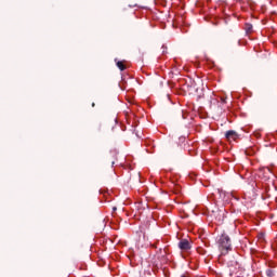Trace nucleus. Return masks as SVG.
<instances>
[{
    "mask_svg": "<svg viewBox=\"0 0 277 277\" xmlns=\"http://www.w3.org/2000/svg\"><path fill=\"white\" fill-rule=\"evenodd\" d=\"M245 30H246L248 34H252V24H246V25H245Z\"/></svg>",
    "mask_w": 277,
    "mask_h": 277,
    "instance_id": "39448f33",
    "label": "nucleus"
},
{
    "mask_svg": "<svg viewBox=\"0 0 277 277\" xmlns=\"http://www.w3.org/2000/svg\"><path fill=\"white\" fill-rule=\"evenodd\" d=\"M179 248H180V250L187 252V250H192V243H189V240H187V239H182L179 242Z\"/></svg>",
    "mask_w": 277,
    "mask_h": 277,
    "instance_id": "7ed1b4c3",
    "label": "nucleus"
},
{
    "mask_svg": "<svg viewBox=\"0 0 277 277\" xmlns=\"http://www.w3.org/2000/svg\"><path fill=\"white\" fill-rule=\"evenodd\" d=\"M117 67L119 68V70H127V65H124V62L122 61L117 62Z\"/></svg>",
    "mask_w": 277,
    "mask_h": 277,
    "instance_id": "20e7f679",
    "label": "nucleus"
},
{
    "mask_svg": "<svg viewBox=\"0 0 277 277\" xmlns=\"http://www.w3.org/2000/svg\"><path fill=\"white\" fill-rule=\"evenodd\" d=\"M94 106H95V104L93 103V104H92V107H94Z\"/></svg>",
    "mask_w": 277,
    "mask_h": 277,
    "instance_id": "9b49d317",
    "label": "nucleus"
},
{
    "mask_svg": "<svg viewBox=\"0 0 277 277\" xmlns=\"http://www.w3.org/2000/svg\"><path fill=\"white\" fill-rule=\"evenodd\" d=\"M181 277H190L189 275H182Z\"/></svg>",
    "mask_w": 277,
    "mask_h": 277,
    "instance_id": "1a4fd4ad",
    "label": "nucleus"
},
{
    "mask_svg": "<svg viewBox=\"0 0 277 277\" xmlns=\"http://www.w3.org/2000/svg\"><path fill=\"white\" fill-rule=\"evenodd\" d=\"M225 137L228 142H237V140H239V134H237L235 130H229L225 133Z\"/></svg>",
    "mask_w": 277,
    "mask_h": 277,
    "instance_id": "f03ea898",
    "label": "nucleus"
},
{
    "mask_svg": "<svg viewBox=\"0 0 277 277\" xmlns=\"http://www.w3.org/2000/svg\"><path fill=\"white\" fill-rule=\"evenodd\" d=\"M222 102H223V103H226V101H225L224 98H222Z\"/></svg>",
    "mask_w": 277,
    "mask_h": 277,
    "instance_id": "9d476101",
    "label": "nucleus"
},
{
    "mask_svg": "<svg viewBox=\"0 0 277 277\" xmlns=\"http://www.w3.org/2000/svg\"><path fill=\"white\" fill-rule=\"evenodd\" d=\"M258 239L259 241H265V234L263 233L258 234Z\"/></svg>",
    "mask_w": 277,
    "mask_h": 277,
    "instance_id": "423d86ee",
    "label": "nucleus"
},
{
    "mask_svg": "<svg viewBox=\"0 0 277 277\" xmlns=\"http://www.w3.org/2000/svg\"><path fill=\"white\" fill-rule=\"evenodd\" d=\"M263 171L264 174H272V170L269 168H264Z\"/></svg>",
    "mask_w": 277,
    "mask_h": 277,
    "instance_id": "6e6552de",
    "label": "nucleus"
},
{
    "mask_svg": "<svg viewBox=\"0 0 277 277\" xmlns=\"http://www.w3.org/2000/svg\"><path fill=\"white\" fill-rule=\"evenodd\" d=\"M266 276L274 277V269L272 268L266 269Z\"/></svg>",
    "mask_w": 277,
    "mask_h": 277,
    "instance_id": "0eeeda50",
    "label": "nucleus"
},
{
    "mask_svg": "<svg viewBox=\"0 0 277 277\" xmlns=\"http://www.w3.org/2000/svg\"><path fill=\"white\" fill-rule=\"evenodd\" d=\"M219 250L223 256H226L230 250H233V246L230 245V237L228 235L223 234L219 238Z\"/></svg>",
    "mask_w": 277,
    "mask_h": 277,
    "instance_id": "f257e3e1",
    "label": "nucleus"
}]
</instances>
